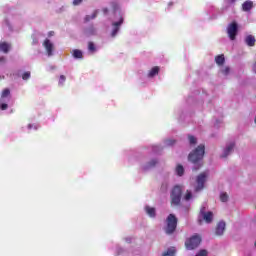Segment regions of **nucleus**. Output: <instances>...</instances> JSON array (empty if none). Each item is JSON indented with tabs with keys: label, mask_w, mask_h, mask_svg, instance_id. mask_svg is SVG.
Masks as SVG:
<instances>
[{
	"label": "nucleus",
	"mask_w": 256,
	"mask_h": 256,
	"mask_svg": "<svg viewBox=\"0 0 256 256\" xmlns=\"http://www.w3.org/2000/svg\"><path fill=\"white\" fill-rule=\"evenodd\" d=\"M110 5L113 9L115 19V21L112 22L110 37L115 39V37H117V35L119 34V31H121V25H123V22L125 21V19L123 18L125 12L123 11V9H121V6H119V3H117L116 1L111 2Z\"/></svg>",
	"instance_id": "f257e3e1"
},
{
	"label": "nucleus",
	"mask_w": 256,
	"mask_h": 256,
	"mask_svg": "<svg viewBox=\"0 0 256 256\" xmlns=\"http://www.w3.org/2000/svg\"><path fill=\"white\" fill-rule=\"evenodd\" d=\"M203 157H205V145H198L190 154L188 155V161L193 163V170L199 171L203 166Z\"/></svg>",
	"instance_id": "f03ea898"
},
{
	"label": "nucleus",
	"mask_w": 256,
	"mask_h": 256,
	"mask_svg": "<svg viewBox=\"0 0 256 256\" xmlns=\"http://www.w3.org/2000/svg\"><path fill=\"white\" fill-rule=\"evenodd\" d=\"M177 216L175 214H169L166 218V227L164 228V231L166 235H173L177 229Z\"/></svg>",
	"instance_id": "7ed1b4c3"
},
{
	"label": "nucleus",
	"mask_w": 256,
	"mask_h": 256,
	"mask_svg": "<svg viewBox=\"0 0 256 256\" xmlns=\"http://www.w3.org/2000/svg\"><path fill=\"white\" fill-rule=\"evenodd\" d=\"M183 195V187L176 185L173 187L170 193L172 205H181V197Z\"/></svg>",
	"instance_id": "20e7f679"
},
{
	"label": "nucleus",
	"mask_w": 256,
	"mask_h": 256,
	"mask_svg": "<svg viewBox=\"0 0 256 256\" xmlns=\"http://www.w3.org/2000/svg\"><path fill=\"white\" fill-rule=\"evenodd\" d=\"M207 204H203L200 209V214L198 216V223L201 224L203 221L206 223H212L213 221V212H206Z\"/></svg>",
	"instance_id": "39448f33"
},
{
	"label": "nucleus",
	"mask_w": 256,
	"mask_h": 256,
	"mask_svg": "<svg viewBox=\"0 0 256 256\" xmlns=\"http://www.w3.org/2000/svg\"><path fill=\"white\" fill-rule=\"evenodd\" d=\"M9 103H11V90H9V88H6L3 90L1 94L0 110L7 111V108L9 107Z\"/></svg>",
	"instance_id": "423d86ee"
},
{
	"label": "nucleus",
	"mask_w": 256,
	"mask_h": 256,
	"mask_svg": "<svg viewBox=\"0 0 256 256\" xmlns=\"http://www.w3.org/2000/svg\"><path fill=\"white\" fill-rule=\"evenodd\" d=\"M158 163H159V160L157 158H152L146 161H140V171L142 173H149V171L157 167Z\"/></svg>",
	"instance_id": "0eeeda50"
},
{
	"label": "nucleus",
	"mask_w": 256,
	"mask_h": 256,
	"mask_svg": "<svg viewBox=\"0 0 256 256\" xmlns=\"http://www.w3.org/2000/svg\"><path fill=\"white\" fill-rule=\"evenodd\" d=\"M226 33L230 41H235V39H237V35H239V24H237V22L228 24Z\"/></svg>",
	"instance_id": "6e6552de"
},
{
	"label": "nucleus",
	"mask_w": 256,
	"mask_h": 256,
	"mask_svg": "<svg viewBox=\"0 0 256 256\" xmlns=\"http://www.w3.org/2000/svg\"><path fill=\"white\" fill-rule=\"evenodd\" d=\"M185 245L189 251H193V249H197V247L201 245V237L194 235L190 239L186 240Z\"/></svg>",
	"instance_id": "1a4fd4ad"
},
{
	"label": "nucleus",
	"mask_w": 256,
	"mask_h": 256,
	"mask_svg": "<svg viewBox=\"0 0 256 256\" xmlns=\"http://www.w3.org/2000/svg\"><path fill=\"white\" fill-rule=\"evenodd\" d=\"M207 181V172H203L201 174H199L196 178V187H195V191L199 192L202 191V189L205 188V183Z\"/></svg>",
	"instance_id": "9d476101"
},
{
	"label": "nucleus",
	"mask_w": 256,
	"mask_h": 256,
	"mask_svg": "<svg viewBox=\"0 0 256 256\" xmlns=\"http://www.w3.org/2000/svg\"><path fill=\"white\" fill-rule=\"evenodd\" d=\"M234 149H235V142L227 143L220 157L222 159H227V157H229V155L233 153Z\"/></svg>",
	"instance_id": "9b49d317"
},
{
	"label": "nucleus",
	"mask_w": 256,
	"mask_h": 256,
	"mask_svg": "<svg viewBox=\"0 0 256 256\" xmlns=\"http://www.w3.org/2000/svg\"><path fill=\"white\" fill-rule=\"evenodd\" d=\"M84 35L85 37H93L97 35V28L93 25H89L88 27L84 28Z\"/></svg>",
	"instance_id": "f8f14e48"
},
{
	"label": "nucleus",
	"mask_w": 256,
	"mask_h": 256,
	"mask_svg": "<svg viewBox=\"0 0 256 256\" xmlns=\"http://www.w3.org/2000/svg\"><path fill=\"white\" fill-rule=\"evenodd\" d=\"M43 45H44V48L46 49L48 57H53V44L51 43V40L46 39Z\"/></svg>",
	"instance_id": "ddd939ff"
},
{
	"label": "nucleus",
	"mask_w": 256,
	"mask_h": 256,
	"mask_svg": "<svg viewBox=\"0 0 256 256\" xmlns=\"http://www.w3.org/2000/svg\"><path fill=\"white\" fill-rule=\"evenodd\" d=\"M159 71H161V68H159V66L152 67L147 74V79H155V77L159 75Z\"/></svg>",
	"instance_id": "4468645a"
},
{
	"label": "nucleus",
	"mask_w": 256,
	"mask_h": 256,
	"mask_svg": "<svg viewBox=\"0 0 256 256\" xmlns=\"http://www.w3.org/2000/svg\"><path fill=\"white\" fill-rule=\"evenodd\" d=\"M147 151H151L154 155H157L163 151V146L162 145H150L146 147Z\"/></svg>",
	"instance_id": "2eb2a0df"
},
{
	"label": "nucleus",
	"mask_w": 256,
	"mask_h": 256,
	"mask_svg": "<svg viewBox=\"0 0 256 256\" xmlns=\"http://www.w3.org/2000/svg\"><path fill=\"white\" fill-rule=\"evenodd\" d=\"M145 212L151 219H155L157 217V210L154 207L145 206Z\"/></svg>",
	"instance_id": "dca6fc26"
},
{
	"label": "nucleus",
	"mask_w": 256,
	"mask_h": 256,
	"mask_svg": "<svg viewBox=\"0 0 256 256\" xmlns=\"http://www.w3.org/2000/svg\"><path fill=\"white\" fill-rule=\"evenodd\" d=\"M225 227H226L225 221H220L216 227V232H215L216 235L218 236L223 235V233H225Z\"/></svg>",
	"instance_id": "f3484780"
},
{
	"label": "nucleus",
	"mask_w": 256,
	"mask_h": 256,
	"mask_svg": "<svg viewBox=\"0 0 256 256\" xmlns=\"http://www.w3.org/2000/svg\"><path fill=\"white\" fill-rule=\"evenodd\" d=\"M255 42H256L255 36L253 35H248L244 39V43H246L248 47H255Z\"/></svg>",
	"instance_id": "a211bd4d"
},
{
	"label": "nucleus",
	"mask_w": 256,
	"mask_h": 256,
	"mask_svg": "<svg viewBox=\"0 0 256 256\" xmlns=\"http://www.w3.org/2000/svg\"><path fill=\"white\" fill-rule=\"evenodd\" d=\"M99 51V47L93 42H88V53L89 55H95Z\"/></svg>",
	"instance_id": "6ab92c4d"
},
{
	"label": "nucleus",
	"mask_w": 256,
	"mask_h": 256,
	"mask_svg": "<svg viewBox=\"0 0 256 256\" xmlns=\"http://www.w3.org/2000/svg\"><path fill=\"white\" fill-rule=\"evenodd\" d=\"M115 253H116V255H127V253H129V251L127 249L121 247L119 244H116Z\"/></svg>",
	"instance_id": "aec40b11"
},
{
	"label": "nucleus",
	"mask_w": 256,
	"mask_h": 256,
	"mask_svg": "<svg viewBox=\"0 0 256 256\" xmlns=\"http://www.w3.org/2000/svg\"><path fill=\"white\" fill-rule=\"evenodd\" d=\"M250 9H253V2L247 0L242 4V11L248 12Z\"/></svg>",
	"instance_id": "412c9836"
},
{
	"label": "nucleus",
	"mask_w": 256,
	"mask_h": 256,
	"mask_svg": "<svg viewBox=\"0 0 256 256\" xmlns=\"http://www.w3.org/2000/svg\"><path fill=\"white\" fill-rule=\"evenodd\" d=\"M176 175H178V177H183V175H185V168H183V165L178 164L176 166Z\"/></svg>",
	"instance_id": "4be33fe9"
},
{
	"label": "nucleus",
	"mask_w": 256,
	"mask_h": 256,
	"mask_svg": "<svg viewBox=\"0 0 256 256\" xmlns=\"http://www.w3.org/2000/svg\"><path fill=\"white\" fill-rule=\"evenodd\" d=\"M72 56L74 59H83V51L79 49H74L72 52Z\"/></svg>",
	"instance_id": "5701e85b"
},
{
	"label": "nucleus",
	"mask_w": 256,
	"mask_h": 256,
	"mask_svg": "<svg viewBox=\"0 0 256 256\" xmlns=\"http://www.w3.org/2000/svg\"><path fill=\"white\" fill-rule=\"evenodd\" d=\"M9 49H11V46L8 43L3 42L0 44V51L3 53H9Z\"/></svg>",
	"instance_id": "b1692460"
},
{
	"label": "nucleus",
	"mask_w": 256,
	"mask_h": 256,
	"mask_svg": "<svg viewBox=\"0 0 256 256\" xmlns=\"http://www.w3.org/2000/svg\"><path fill=\"white\" fill-rule=\"evenodd\" d=\"M164 147H173L175 145V139L168 138L163 141Z\"/></svg>",
	"instance_id": "393cba45"
},
{
	"label": "nucleus",
	"mask_w": 256,
	"mask_h": 256,
	"mask_svg": "<svg viewBox=\"0 0 256 256\" xmlns=\"http://www.w3.org/2000/svg\"><path fill=\"white\" fill-rule=\"evenodd\" d=\"M215 62L217 65H223L225 63V56L223 54L216 56Z\"/></svg>",
	"instance_id": "a878e982"
},
{
	"label": "nucleus",
	"mask_w": 256,
	"mask_h": 256,
	"mask_svg": "<svg viewBox=\"0 0 256 256\" xmlns=\"http://www.w3.org/2000/svg\"><path fill=\"white\" fill-rule=\"evenodd\" d=\"M2 27H4V29H8V31H13V26H11V23L9 22V19H5L3 21Z\"/></svg>",
	"instance_id": "bb28decb"
},
{
	"label": "nucleus",
	"mask_w": 256,
	"mask_h": 256,
	"mask_svg": "<svg viewBox=\"0 0 256 256\" xmlns=\"http://www.w3.org/2000/svg\"><path fill=\"white\" fill-rule=\"evenodd\" d=\"M176 250L175 247H170L162 256H175Z\"/></svg>",
	"instance_id": "cd10ccee"
},
{
	"label": "nucleus",
	"mask_w": 256,
	"mask_h": 256,
	"mask_svg": "<svg viewBox=\"0 0 256 256\" xmlns=\"http://www.w3.org/2000/svg\"><path fill=\"white\" fill-rule=\"evenodd\" d=\"M201 97L203 98L204 102L211 103V100H209V94H207L206 90H202Z\"/></svg>",
	"instance_id": "c85d7f7f"
},
{
	"label": "nucleus",
	"mask_w": 256,
	"mask_h": 256,
	"mask_svg": "<svg viewBox=\"0 0 256 256\" xmlns=\"http://www.w3.org/2000/svg\"><path fill=\"white\" fill-rule=\"evenodd\" d=\"M189 145H197V138L193 135H188Z\"/></svg>",
	"instance_id": "c756f323"
},
{
	"label": "nucleus",
	"mask_w": 256,
	"mask_h": 256,
	"mask_svg": "<svg viewBox=\"0 0 256 256\" xmlns=\"http://www.w3.org/2000/svg\"><path fill=\"white\" fill-rule=\"evenodd\" d=\"M97 17V11H95L92 15H86L84 18L85 23H88V21H91V19H95Z\"/></svg>",
	"instance_id": "7c9ffc66"
},
{
	"label": "nucleus",
	"mask_w": 256,
	"mask_h": 256,
	"mask_svg": "<svg viewBox=\"0 0 256 256\" xmlns=\"http://www.w3.org/2000/svg\"><path fill=\"white\" fill-rule=\"evenodd\" d=\"M65 81H67V78L65 77V75H60V78L58 81L59 87H63V85H65Z\"/></svg>",
	"instance_id": "2f4dec72"
},
{
	"label": "nucleus",
	"mask_w": 256,
	"mask_h": 256,
	"mask_svg": "<svg viewBox=\"0 0 256 256\" xmlns=\"http://www.w3.org/2000/svg\"><path fill=\"white\" fill-rule=\"evenodd\" d=\"M27 129H28V131H37V129H39V125L38 124H28Z\"/></svg>",
	"instance_id": "473e14b6"
},
{
	"label": "nucleus",
	"mask_w": 256,
	"mask_h": 256,
	"mask_svg": "<svg viewBox=\"0 0 256 256\" xmlns=\"http://www.w3.org/2000/svg\"><path fill=\"white\" fill-rule=\"evenodd\" d=\"M23 81H29L31 79V72L27 71L22 74Z\"/></svg>",
	"instance_id": "72a5a7b5"
},
{
	"label": "nucleus",
	"mask_w": 256,
	"mask_h": 256,
	"mask_svg": "<svg viewBox=\"0 0 256 256\" xmlns=\"http://www.w3.org/2000/svg\"><path fill=\"white\" fill-rule=\"evenodd\" d=\"M214 127L216 129H219V127H223V120L222 119H216L214 122Z\"/></svg>",
	"instance_id": "f704fd0d"
},
{
	"label": "nucleus",
	"mask_w": 256,
	"mask_h": 256,
	"mask_svg": "<svg viewBox=\"0 0 256 256\" xmlns=\"http://www.w3.org/2000/svg\"><path fill=\"white\" fill-rule=\"evenodd\" d=\"M220 199H221L222 203H227V201L229 200V196L227 195V193H221Z\"/></svg>",
	"instance_id": "c9c22d12"
},
{
	"label": "nucleus",
	"mask_w": 256,
	"mask_h": 256,
	"mask_svg": "<svg viewBox=\"0 0 256 256\" xmlns=\"http://www.w3.org/2000/svg\"><path fill=\"white\" fill-rule=\"evenodd\" d=\"M185 201H191L193 199V193L191 191L187 190L186 195L184 196Z\"/></svg>",
	"instance_id": "e433bc0d"
},
{
	"label": "nucleus",
	"mask_w": 256,
	"mask_h": 256,
	"mask_svg": "<svg viewBox=\"0 0 256 256\" xmlns=\"http://www.w3.org/2000/svg\"><path fill=\"white\" fill-rule=\"evenodd\" d=\"M124 157H128V161H131V157H129L130 155H133V150H125L124 152Z\"/></svg>",
	"instance_id": "4c0bfd02"
},
{
	"label": "nucleus",
	"mask_w": 256,
	"mask_h": 256,
	"mask_svg": "<svg viewBox=\"0 0 256 256\" xmlns=\"http://www.w3.org/2000/svg\"><path fill=\"white\" fill-rule=\"evenodd\" d=\"M177 113H178V117H177L178 121H183V115H184L183 111L178 110Z\"/></svg>",
	"instance_id": "58836bf2"
},
{
	"label": "nucleus",
	"mask_w": 256,
	"mask_h": 256,
	"mask_svg": "<svg viewBox=\"0 0 256 256\" xmlns=\"http://www.w3.org/2000/svg\"><path fill=\"white\" fill-rule=\"evenodd\" d=\"M221 71H222L223 75H229V72L231 71V69L229 67H225Z\"/></svg>",
	"instance_id": "ea45409f"
},
{
	"label": "nucleus",
	"mask_w": 256,
	"mask_h": 256,
	"mask_svg": "<svg viewBox=\"0 0 256 256\" xmlns=\"http://www.w3.org/2000/svg\"><path fill=\"white\" fill-rule=\"evenodd\" d=\"M195 256H207V250H201L199 253H197Z\"/></svg>",
	"instance_id": "a19ab883"
},
{
	"label": "nucleus",
	"mask_w": 256,
	"mask_h": 256,
	"mask_svg": "<svg viewBox=\"0 0 256 256\" xmlns=\"http://www.w3.org/2000/svg\"><path fill=\"white\" fill-rule=\"evenodd\" d=\"M124 241H125L126 243H133V237H131V236L125 237V238H124Z\"/></svg>",
	"instance_id": "79ce46f5"
},
{
	"label": "nucleus",
	"mask_w": 256,
	"mask_h": 256,
	"mask_svg": "<svg viewBox=\"0 0 256 256\" xmlns=\"http://www.w3.org/2000/svg\"><path fill=\"white\" fill-rule=\"evenodd\" d=\"M72 3L75 7H77V5H81V3H83V0H73Z\"/></svg>",
	"instance_id": "37998d69"
},
{
	"label": "nucleus",
	"mask_w": 256,
	"mask_h": 256,
	"mask_svg": "<svg viewBox=\"0 0 256 256\" xmlns=\"http://www.w3.org/2000/svg\"><path fill=\"white\" fill-rule=\"evenodd\" d=\"M167 187H168L167 182L162 183L161 189H163V191H167Z\"/></svg>",
	"instance_id": "c03bdc74"
},
{
	"label": "nucleus",
	"mask_w": 256,
	"mask_h": 256,
	"mask_svg": "<svg viewBox=\"0 0 256 256\" xmlns=\"http://www.w3.org/2000/svg\"><path fill=\"white\" fill-rule=\"evenodd\" d=\"M32 45H39V39L33 38Z\"/></svg>",
	"instance_id": "a18cd8bd"
},
{
	"label": "nucleus",
	"mask_w": 256,
	"mask_h": 256,
	"mask_svg": "<svg viewBox=\"0 0 256 256\" xmlns=\"http://www.w3.org/2000/svg\"><path fill=\"white\" fill-rule=\"evenodd\" d=\"M103 13H104V15H107V13H109V8H103Z\"/></svg>",
	"instance_id": "49530a36"
},
{
	"label": "nucleus",
	"mask_w": 256,
	"mask_h": 256,
	"mask_svg": "<svg viewBox=\"0 0 256 256\" xmlns=\"http://www.w3.org/2000/svg\"><path fill=\"white\" fill-rule=\"evenodd\" d=\"M0 63H5V57H0Z\"/></svg>",
	"instance_id": "de8ad7c7"
},
{
	"label": "nucleus",
	"mask_w": 256,
	"mask_h": 256,
	"mask_svg": "<svg viewBox=\"0 0 256 256\" xmlns=\"http://www.w3.org/2000/svg\"><path fill=\"white\" fill-rule=\"evenodd\" d=\"M53 35H55V32H53V31L49 32V37H51Z\"/></svg>",
	"instance_id": "09e8293b"
},
{
	"label": "nucleus",
	"mask_w": 256,
	"mask_h": 256,
	"mask_svg": "<svg viewBox=\"0 0 256 256\" xmlns=\"http://www.w3.org/2000/svg\"><path fill=\"white\" fill-rule=\"evenodd\" d=\"M253 71H254V73L256 74V63H255L254 66H253Z\"/></svg>",
	"instance_id": "8fccbe9b"
},
{
	"label": "nucleus",
	"mask_w": 256,
	"mask_h": 256,
	"mask_svg": "<svg viewBox=\"0 0 256 256\" xmlns=\"http://www.w3.org/2000/svg\"><path fill=\"white\" fill-rule=\"evenodd\" d=\"M168 7H173V2H170V3L168 4Z\"/></svg>",
	"instance_id": "3c124183"
},
{
	"label": "nucleus",
	"mask_w": 256,
	"mask_h": 256,
	"mask_svg": "<svg viewBox=\"0 0 256 256\" xmlns=\"http://www.w3.org/2000/svg\"><path fill=\"white\" fill-rule=\"evenodd\" d=\"M228 1H230V3H235L236 0H228Z\"/></svg>",
	"instance_id": "603ef678"
},
{
	"label": "nucleus",
	"mask_w": 256,
	"mask_h": 256,
	"mask_svg": "<svg viewBox=\"0 0 256 256\" xmlns=\"http://www.w3.org/2000/svg\"><path fill=\"white\" fill-rule=\"evenodd\" d=\"M211 19H217V16H213Z\"/></svg>",
	"instance_id": "864d4df0"
},
{
	"label": "nucleus",
	"mask_w": 256,
	"mask_h": 256,
	"mask_svg": "<svg viewBox=\"0 0 256 256\" xmlns=\"http://www.w3.org/2000/svg\"><path fill=\"white\" fill-rule=\"evenodd\" d=\"M0 79H1V75H0Z\"/></svg>",
	"instance_id": "5fc2aeb1"
}]
</instances>
